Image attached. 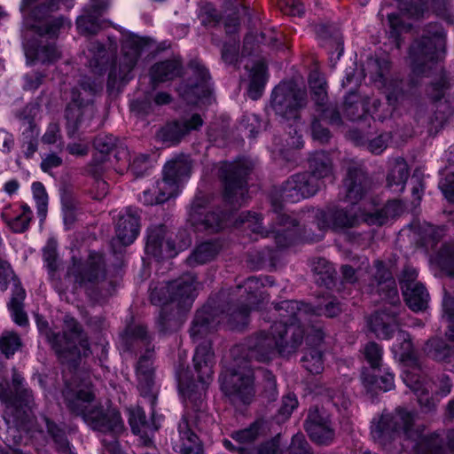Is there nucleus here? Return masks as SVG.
I'll return each mask as SVG.
<instances>
[{
	"instance_id": "1",
	"label": "nucleus",
	"mask_w": 454,
	"mask_h": 454,
	"mask_svg": "<svg viewBox=\"0 0 454 454\" xmlns=\"http://www.w3.org/2000/svg\"><path fill=\"white\" fill-rule=\"evenodd\" d=\"M413 426L414 414L398 408L395 413L382 414L372 427V434L375 441L384 445L395 437L403 435L414 442L412 448L418 454H447L443 441L438 434L423 435Z\"/></svg>"
},
{
	"instance_id": "2",
	"label": "nucleus",
	"mask_w": 454,
	"mask_h": 454,
	"mask_svg": "<svg viewBox=\"0 0 454 454\" xmlns=\"http://www.w3.org/2000/svg\"><path fill=\"white\" fill-rule=\"evenodd\" d=\"M63 395L69 411L81 416L93 430L118 434L123 429L120 412L115 409L105 410L101 405L93 404L95 395L90 389H67Z\"/></svg>"
},
{
	"instance_id": "3",
	"label": "nucleus",
	"mask_w": 454,
	"mask_h": 454,
	"mask_svg": "<svg viewBox=\"0 0 454 454\" xmlns=\"http://www.w3.org/2000/svg\"><path fill=\"white\" fill-rule=\"evenodd\" d=\"M446 33L438 23H430L423 30L419 39L410 48L409 59L415 74H426L427 69L437 68L438 62L445 54Z\"/></svg>"
},
{
	"instance_id": "4",
	"label": "nucleus",
	"mask_w": 454,
	"mask_h": 454,
	"mask_svg": "<svg viewBox=\"0 0 454 454\" xmlns=\"http://www.w3.org/2000/svg\"><path fill=\"white\" fill-rule=\"evenodd\" d=\"M311 176L301 173L292 176L281 187L280 196L283 199L302 197L308 199L317 194L321 185L317 179L333 176V162L329 154L316 152L309 160Z\"/></svg>"
},
{
	"instance_id": "5",
	"label": "nucleus",
	"mask_w": 454,
	"mask_h": 454,
	"mask_svg": "<svg viewBox=\"0 0 454 454\" xmlns=\"http://www.w3.org/2000/svg\"><path fill=\"white\" fill-rule=\"evenodd\" d=\"M308 103L307 92L304 88L298 87L293 82H283L273 90L271 106L275 114L286 121H294V136L290 137L288 145L295 149L303 145L301 136L298 134L300 125V111Z\"/></svg>"
},
{
	"instance_id": "6",
	"label": "nucleus",
	"mask_w": 454,
	"mask_h": 454,
	"mask_svg": "<svg viewBox=\"0 0 454 454\" xmlns=\"http://www.w3.org/2000/svg\"><path fill=\"white\" fill-rule=\"evenodd\" d=\"M124 341L129 346L134 344L141 345L145 348V353L142 354L136 366V374L138 381L137 387L141 395L147 397L153 403L155 395L153 391L154 386V345L152 344L151 337L148 335L146 327L141 325H129L124 333Z\"/></svg>"
},
{
	"instance_id": "7",
	"label": "nucleus",
	"mask_w": 454,
	"mask_h": 454,
	"mask_svg": "<svg viewBox=\"0 0 454 454\" xmlns=\"http://www.w3.org/2000/svg\"><path fill=\"white\" fill-rule=\"evenodd\" d=\"M67 275L74 278L79 287L83 288L93 301H100L107 296L99 287L106 278V261L103 254L91 252L84 261L73 258Z\"/></svg>"
},
{
	"instance_id": "8",
	"label": "nucleus",
	"mask_w": 454,
	"mask_h": 454,
	"mask_svg": "<svg viewBox=\"0 0 454 454\" xmlns=\"http://www.w3.org/2000/svg\"><path fill=\"white\" fill-rule=\"evenodd\" d=\"M449 82L444 74H441L437 82L431 85V95L435 98L432 104L430 113L426 104L416 102L411 110L414 121L420 126L427 127L429 132H437L448 121L453 113L452 103L444 98Z\"/></svg>"
},
{
	"instance_id": "9",
	"label": "nucleus",
	"mask_w": 454,
	"mask_h": 454,
	"mask_svg": "<svg viewBox=\"0 0 454 454\" xmlns=\"http://www.w3.org/2000/svg\"><path fill=\"white\" fill-rule=\"evenodd\" d=\"M59 2L67 8H71L74 0H23L20 11L26 26L35 30L39 35L55 36L64 25V20L51 19L50 13L59 8Z\"/></svg>"
},
{
	"instance_id": "10",
	"label": "nucleus",
	"mask_w": 454,
	"mask_h": 454,
	"mask_svg": "<svg viewBox=\"0 0 454 454\" xmlns=\"http://www.w3.org/2000/svg\"><path fill=\"white\" fill-rule=\"evenodd\" d=\"M80 90L74 88L71 91V103L66 110V117L68 127L76 129L80 127L88 126L95 114L94 106L91 104L93 97L103 89V80L100 77L91 79L84 77L80 82Z\"/></svg>"
},
{
	"instance_id": "11",
	"label": "nucleus",
	"mask_w": 454,
	"mask_h": 454,
	"mask_svg": "<svg viewBox=\"0 0 454 454\" xmlns=\"http://www.w3.org/2000/svg\"><path fill=\"white\" fill-rule=\"evenodd\" d=\"M271 209L276 215L273 218L279 228L272 226L267 230L262 225V218L259 214L256 213H242L239 218L240 223H247V227L254 232L260 234L262 237H269L270 234L274 236L276 244L279 247H287L293 239V233L291 228L297 225V221L292 215H287L284 210L282 200H271Z\"/></svg>"
},
{
	"instance_id": "12",
	"label": "nucleus",
	"mask_w": 454,
	"mask_h": 454,
	"mask_svg": "<svg viewBox=\"0 0 454 454\" xmlns=\"http://www.w3.org/2000/svg\"><path fill=\"white\" fill-rule=\"evenodd\" d=\"M58 341L61 350L55 353L63 364L75 366L82 356H89L91 354L87 333L82 325L71 316H65Z\"/></svg>"
},
{
	"instance_id": "13",
	"label": "nucleus",
	"mask_w": 454,
	"mask_h": 454,
	"mask_svg": "<svg viewBox=\"0 0 454 454\" xmlns=\"http://www.w3.org/2000/svg\"><path fill=\"white\" fill-rule=\"evenodd\" d=\"M211 340H205L198 345L193 356L194 368L198 374L200 386L194 383L184 384L182 380L179 381L180 388L184 395L193 403L194 408L199 411L203 403L202 395L205 386L212 379L215 355L211 348Z\"/></svg>"
},
{
	"instance_id": "14",
	"label": "nucleus",
	"mask_w": 454,
	"mask_h": 454,
	"mask_svg": "<svg viewBox=\"0 0 454 454\" xmlns=\"http://www.w3.org/2000/svg\"><path fill=\"white\" fill-rule=\"evenodd\" d=\"M149 42L135 34L125 35L121 44V57L119 67L114 66L108 74L107 88L114 90L119 82L129 80V74L135 67L141 53L147 48Z\"/></svg>"
},
{
	"instance_id": "15",
	"label": "nucleus",
	"mask_w": 454,
	"mask_h": 454,
	"mask_svg": "<svg viewBox=\"0 0 454 454\" xmlns=\"http://www.w3.org/2000/svg\"><path fill=\"white\" fill-rule=\"evenodd\" d=\"M254 372L243 367L230 369L219 378L221 389L232 403H249L254 395Z\"/></svg>"
},
{
	"instance_id": "16",
	"label": "nucleus",
	"mask_w": 454,
	"mask_h": 454,
	"mask_svg": "<svg viewBox=\"0 0 454 454\" xmlns=\"http://www.w3.org/2000/svg\"><path fill=\"white\" fill-rule=\"evenodd\" d=\"M403 381L417 395L420 407L427 412L434 411L440 398L447 396L452 388V381L446 374L440 375L434 382L436 390L434 396H430L428 383L422 375L408 371Z\"/></svg>"
},
{
	"instance_id": "17",
	"label": "nucleus",
	"mask_w": 454,
	"mask_h": 454,
	"mask_svg": "<svg viewBox=\"0 0 454 454\" xmlns=\"http://www.w3.org/2000/svg\"><path fill=\"white\" fill-rule=\"evenodd\" d=\"M195 278L191 274H184L177 279L165 285L151 288V297L153 301H160L163 297L158 296V293L168 294L172 305L181 309L191 306L195 292Z\"/></svg>"
},
{
	"instance_id": "18",
	"label": "nucleus",
	"mask_w": 454,
	"mask_h": 454,
	"mask_svg": "<svg viewBox=\"0 0 454 454\" xmlns=\"http://www.w3.org/2000/svg\"><path fill=\"white\" fill-rule=\"evenodd\" d=\"M205 202L206 200H197L192 204L189 213V221L198 231L217 232L232 222V212L210 210Z\"/></svg>"
},
{
	"instance_id": "19",
	"label": "nucleus",
	"mask_w": 454,
	"mask_h": 454,
	"mask_svg": "<svg viewBox=\"0 0 454 454\" xmlns=\"http://www.w3.org/2000/svg\"><path fill=\"white\" fill-rule=\"evenodd\" d=\"M254 168L248 160H240L231 163H224L221 168L224 193L231 197L244 196L247 190V177Z\"/></svg>"
},
{
	"instance_id": "20",
	"label": "nucleus",
	"mask_w": 454,
	"mask_h": 454,
	"mask_svg": "<svg viewBox=\"0 0 454 454\" xmlns=\"http://www.w3.org/2000/svg\"><path fill=\"white\" fill-rule=\"evenodd\" d=\"M270 333L274 335L278 353L288 356L296 352L304 338V328L300 324L274 322L270 325Z\"/></svg>"
},
{
	"instance_id": "21",
	"label": "nucleus",
	"mask_w": 454,
	"mask_h": 454,
	"mask_svg": "<svg viewBox=\"0 0 454 454\" xmlns=\"http://www.w3.org/2000/svg\"><path fill=\"white\" fill-rule=\"evenodd\" d=\"M274 335L269 331L262 330L255 333L247 339V356L250 360L259 363H270L278 353L277 345H275Z\"/></svg>"
},
{
	"instance_id": "22",
	"label": "nucleus",
	"mask_w": 454,
	"mask_h": 454,
	"mask_svg": "<svg viewBox=\"0 0 454 454\" xmlns=\"http://www.w3.org/2000/svg\"><path fill=\"white\" fill-rule=\"evenodd\" d=\"M172 449L180 454H204L202 442L192 428L186 416L177 426V433L171 438Z\"/></svg>"
},
{
	"instance_id": "23",
	"label": "nucleus",
	"mask_w": 454,
	"mask_h": 454,
	"mask_svg": "<svg viewBox=\"0 0 454 454\" xmlns=\"http://www.w3.org/2000/svg\"><path fill=\"white\" fill-rule=\"evenodd\" d=\"M365 213H367L365 210L356 214L344 209L334 208L328 211L318 210L316 217L319 229L331 228L339 230L354 227L359 221L364 222L363 216Z\"/></svg>"
},
{
	"instance_id": "24",
	"label": "nucleus",
	"mask_w": 454,
	"mask_h": 454,
	"mask_svg": "<svg viewBox=\"0 0 454 454\" xmlns=\"http://www.w3.org/2000/svg\"><path fill=\"white\" fill-rule=\"evenodd\" d=\"M204 121L199 114H187L179 120L168 123L160 131L164 141L178 143L184 137L202 127Z\"/></svg>"
},
{
	"instance_id": "25",
	"label": "nucleus",
	"mask_w": 454,
	"mask_h": 454,
	"mask_svg": "<svg viewBox=\"0 0 454 454\" xmlns=\"http://www.w3.org/2000/svg\"><path fill=\"white\" fill-rule=\"evenodd\" d=\"M304 428L311 441L319 445H328L334 439V430L331 421L318 413L317 411H309L304 422Z\"/></svg>"
},
{
	"instance_id": "26",
	"label": "nucleus",
	"mask_w": 454,
	"mask_h": 454,
	"mask_svg": "<svg viewBox=\"0 0 454 454\" xmlns=\"http://www.w3.org/2000/svg\"><path fill=\"white\" fill-rule=\"evenodd\" d=\"M140 231V215L138 211L132 207H127L121 213L116 225L115 237L123 246L132 244Z\"/></svg>"
},
{
	"instance_id": "27",
	"label": "nucleus",
	"mask_w": 454,
	"mask_h": 454,
	"mask_svg": "<svg viewBox=\"0 0 454 454\" xmlns=\"http://www.w3.org/2000/svg\"><path fill=\"white\" fill-rule=\"evenodd\" d=\"M309 84L312 93V98L318 107L320 117L323 120L330 119V121L340 120L339 114L334 109L325 107L327 102L326 82L325 78L317 70L312 71L309 76Z\"/></svg>"
},
{
	"instance_id": "28",
	"label": "nucleus",
	"mask_w": 454,
	"mask_h": 454,
	"mask_svg": "<svg viewBox=\"0 0 454 454\" xmlns=\"http://www.w3.org/2000/svg\"><path fill=\"white\" fill-rule=\"evenodd\" d=\"M221 319L215 309L203 307L198 310L192 320L190 334L193 341H199L211 333L220 324Z\"/></svg>"
},
{
	"instance_id": "29",
	"label": "nucleus",
	"mask_w": 454,
	"mask_h": 454,
	"mask_svg": "<svg viewBox=\"0 0 454 454\" xmlns=\"http://www.w3.org/2000/svg\"><path fill=\"white\" fill-rule=\"evenodd\" d=\"M344 186L347 191L346 199H357L365 194L370 188V183L360 164L356 162L349 164Z\"/></svg>"
},
{
	"instance_id": "30",
	"label": "nucleus",
	"mask_w": 454,
	"mask_h": 454,
	"mask_svg": "<svg viewBox=\"0 0 454 454\" xmlns=\"http://www.w3.org/2000/svg\"><path fill=\"white\" fill-rule=\"evenodd\" d=\"M261 427L262 423L254 421L247 428L233 431L231 434V437L235 443L228 439H224L223 442V446L231 451H237L239 454H241L243 450H247L249 446L257 440Z\"/></svg>"
},
{
	"instance_id": "31",
	"label": "nucleus",
	"mask_w": 454,
	"mask_h": 454,
	"mask_svg": "<svg viewBox=\"0 0 454 454\" xmlns=\"http://www.w3.org/2000/svg\"><path fill=\"white\" fill-rule=\"evenodd\" d=\"M396 310H380L372 314L368 319L370 330L380 339H389L395 330Z\"/></svg>"
},
{
	"instance_id": "32",
	"label": "nucleus",
	"mask_w": 454,
	"mask_h": 454,
	"mask_svg": "<svg viewBox=\"0 0 454 454\" xmlns=\"http://www.w3.org/2000/svg\"><path fill=\"white\" fill-rule=\"evenodd\" d=\"M410 176V169L406 160L401 157L388 160L387 174V186L395 193H401L405 187Z\"/></svg>"
},
{
	"instance_id": "33",
	"label": "nucleus",
	"mask_w": 454,
	"mask_h": 454,
	"mask_svg": "<svg viewBox=\"0 0 454 454\" xmlns=\"http://www.w3.org/2000/svg\"><path fill=\"white\" fill-rule=\"evenodd\" d=\"M310 304L297 301H283L275 306V311L278 313V322L294 323L301 325L309 314Z\"/></svg>"
},
{
	"instance_id": "34",
	"label": "nucleus",
	"mask_w": 454,
	"mask_h": 454,
	"mask_svg": "<svg viewBox=\"0 0 454 454\" xmlns=\"http://www.w3.org/2000/svg\"><path fill=\"white\" fill-rule=\"evenodd\" d=\"M12 384L13 388V397H11V403L17 408L32 411L35 406V398L30 388L25 387L24 378L16 369L12 370Z\"/></svg>"
},
{
	"instance_id": "35",
	"label": "nucleus",
	"mask_w": 454,
	"mask_h": 454,
	"mask_svg": "<svg viewBox=\"0 0 454 454\" xmlns=\"http://www.w3.org/2000/svg\"><path fill=\"white\" fill-rule=\"evenodd\" d=\"M408 307L413 311H422L427 308L429 294L421 284H408L402 290Z\"/></svg>"
},
{
	"instance_id": "36",
	"label": "nucleus",
	"mask_w": 454,
	"mask_h": 454,
	"mask_svg": "<svg viewBox=\"0 0 454 454\" xmlns=\"http://www.w3.org/2000/svg\"><path fill=\"white\" fill-rule=\"evenodd\" d=\"M402 200H387L380 209L367 211L363 216L368 224L382 225L389 217L399 215L403 211Z\"/></svg>"
},
{
	"instance_id": "37",
	"label": "nucleus",
	"mask_w": 454,
	"mask_h": 454,
	"mask_svg": "<svg viewBox=\"0 0 454 454\" xmlns=\"http://www.w3.org/2000/svg\"><path fill=\"white\" fill-rule=\"evenodd\" d=\"M171 97L167 92H157L155 95L152 93L145 94L143 98H137L130 103V109L137 114H148L153 110V105L163 106L169 104Z\"/></svg>"
},
{
	"instance_id": "38",
	"label": "nucleus",
	"mask_w": 454,
	"mask_h": 454,
	"mask_svg": "<svg viewBox=\"0 0 454 454\" xmlns=\"http://www.w3.org/2000/svg\"><path fill=\"white\" fill-rule=\"evenodd\" d=\"M245 67L250 72L248 95L252 99L256 100L262 96L266 83V66L264 62L258 61L252 67L247 63Z\"/></svg>"
},
{
	"instance_id": "39",
	"label": "nucleus",
	"mask_w": 454,
	"mask_h": 454,
	"mask_svg": "<svg viewBox=\"0 0 454 454\" xmlns=\"http://www.w3.org/2000/svg\"><path fill=\"white\" fill-rule=\"evenodd\" d=\"M87 59L91 71L100 76L106 71L110 56L101 43L93 41L89 44Z\"/></svg>"
},
{
	"instance_id": "40",
	"label": "nucleus",
	"mask_w": 454,
	"mask_h": 454,
	"mask_svg": "<svg viewBox=\"0 0 454 454\" xmlns=\"http://www.w3.org/2000/svg\"><path fill=\"white\" fill-rule=\"evenodd\" d=\"M374 65L378 66L380 68V71L373 80L375 82H379L385 88L384 93L386 94L389 105L395 106L403 96V81L395 79L388 80L384 76L383 70L380 64L375 61Z\"/></svg>"
},
{
	"instance_id": "41",
	"label": "nucleus",
	"mask_w": 454,
	"mask_h": 454,
	"mask_svg": "<svg viewBox=\"0 0 454 454\" xmlns=\"http://www.w3.org/2000/svg\"><path fill=\"white\" fill-rule=\"evenodd\" d=\"M181 73L179 61L172 59L155 64L151 69V80L153 84L172 80Z\"/></svg>"
},
{
	"instance_id": "42",
	"label": "nucleus",
	"mask_w": 454,
	"mask_h": 454,
	"mask_svg": "<svg viewBox=\"0 0 454 454\" xmlns=\"http://www.w3.org/2000/svg\"><path fill=\"white\" fill-rule=\"evenodd\" d=\"M180 310L174 305L162 307L157 320L159 331L165 333L177 330L182 325Z\"/></svg>"
},
{
	"instance_id": "43",
	"label": "nucleus",
	"mask_w": 454,
	"mask_h": 454,
	"mask_svg": "<svg viewBox=\"0 0 454 454\" xmlns=\"http://www.w3.org/2000/svg\"><path fill=\"white\" fill-rule=\"evenodd\" d=\"M250 309L247 304L239 307H231L227 312H223L219 318L226 320L228 325L233 330H243L249 323Z\"/></svg>"
},
{
	"instance_id": "44",
	"label": "nucleus",
	"mask_w": 454,
	"mask_h": 454,
	"mask_svg": "<svg viewBox=\"0 0 454 454\" xmlns=\"http://www.w3.org/2000/svg\"><path fill=\"white\" fill-rule=\"evenodd\" d=\"M311 270L317 285L330 289L334 285L335 270L325 258H317L312 262Z\"/></svg>"
},
{
	"instance_id": "45",
	"label": "nucleus",
	"mask_w": 454,
	"mask_h": 454,
	"mask_svg": "<svg viewBox=\"0 0 454 454\" xmlns=\"http://www.w3.org/2000/svg\"><path fill=\"white\" fill-rule=\"evenodd\" d=\"M220 247L215 242H203L197 246L192 254L187 258L190 266L207 263L215 258Z\"/></svg>"
},
{
	"instance_id": "46",
	"label": "nucleus",
	"mask_w": 454,
	"mask_h": 454,
	"mask_svg": "<svg viewBox=\"0 0 454 454\" xmlns=\"http://www.w3.org/2000/svg\"><path fill=\"white\" fill-rule=\"evenodd\" d=\"M20 208L21 212L15 215H11L8 211L2 213V216L8 226L16 233H22L27 231L33 216V213L27 205L22 204Z\"/></svg>"
},
{
	"instance_id": "47",
	"label": "nucleus",
	"mask_w": 454,
	"mask_h": 454,
	"mask_svg": "<svg viewBox=\"0 0 454 454\" xmlns=\"http://www.w3.org/2000/svg\"><path fill=\"white\" fill-rule=\"evenodd\" d=\"M166 238V227L158 225L148 231L145 251L157 259L163 258V245Z\"/></svg>"
},
{
	"instance_id": "48",
	"label": "nucleus",
	"mask_w": 454,
	"mask_h": 454,
	"mask_svg": "<svg viewBox=\"0 0 454 454\" xmlns=\"http://www.w3.org/2000/svg\"><path fill=\"white\" fill-rule=\"evenodd\" d=\"M361 380L364 386L370 391H376L378 389L388 391L394 387V375L389 372H386L378 379L368 369H364L361 373Z\"/></svg>"
},
{
	"instance_id": "49",
	"label": "nucleus",
	"mask_w": 454,
	"mask_h": 454,
	"mask_svg": "<svg viewBox=\"0 0 454 454\" xmlns=\"http://www.w3.org/2000/svg\"><path fill=\"white\" fill-rule=\"evenodd\" d=\"M26 297L25 290L16 285L12 290V296L9 303L13 319L19 325H26L27 324V316L23 309V301Z\"/></svg>"
},
{
	"instance_id": "50",
	"label": "nucleus",
	"mask_w": 454,
	"mask_h": 454,
	"mask_svg": "<svg viewBox=\"0 0 454 454\" xmlns=\"http://www.w3.org/2000/svg\"><path fill=\"white\" fill-rule=\"evenodd\" d=\"M265 284L272 285V281L270 277H265L263 279L257 278L256 277H250L247 278L242 285H239L236 288L238 290L244 289L247 293L246 301L247 306L255 304L261 289Z\"/></svg>"
},
{
	"instance_id": "51",
	"label": "nucleus",
	"mask_w": 454,
	"mask_h": 454,
	"mask_svg": "<svg viewBox=\"0 0 454 454\" xmlns=\"http://www.w3.org/2000/svg\"><path fill=\"white\" fill-rule=\"evenodd\" d=\"M190 172V164L183 159L170 160L164 167V174L168 176V180H175L180 186L187 179Z\"/></svg>"
},
{
	"instance_id": "52",
	"label": "nucleus",
	"mask_w": 454,
	"mask_h": 454,
	"mask_svg": "<svg viewBox=\"0 0 454 454\" xmlns=\"http://www.w3.org/2000/svg\"><path fill=\"white\" fill-rule=\"evenodd\" d=\"M47 433L53 440L59 451L68 454L70 451L69 442L65 430L46 416L43 417Z\"/></svg>"
},
{
	"instance_id": "53",
	"label": "nucleus",
	"mask_w": 454,
	"mask_h": 454,
	"mask_svg": "<svg viewBox=\"0 0 454 454\" xmlns=\"http://www.w3.org/2000/svg\"><path fill=\"white\" fill-rule=\"evenodd\" d=\"M27 58H34L42 63H50L56 61L60 58V53L53 43H41L38 48H29L26 51Z\"/></svg>"
},
{
	"instance_id": "54",
	"label": "nucleus",
	"mask_w": 454,
	"mask_h": 454,
	"mask_svg": "<svg viewBox=\"0 0 454 454\" xmlns=\"http://www.w3.org/2000/svg\"><path fill=\"white\" fill-rule=\"evenodd\" d=\"M20 119L27 121V128L23 131V153L27 158H30L37 150V137L39 135L38 129L33 124L32 119L27 116H20Z\"/></svg>"
},
{
	"instance_id": "55",
	"label": "nucleus",
	"mask_w": 454,
	"mask_h": 454,
	"mask_svg": "<svg viewBox=\"0 0 454 454\" xmlns=\"http://www.w3.org/2000/svg\"><path fill=\"white\" fill-rule=\"evenodd\" d=\"M301 362L303 367L313 374H318L324 370L323 353L317 348H306Z\"/></svg>"
},
{
	"instance_id": "56",
	"label": "nucleus",
	"mask_w": 454,
	"mask_h": 454,
	"mask_svg": "<svg viewBox=\"0 0 454 454\" xmlns=\"http://www.w3.org/2000/svg\"><path fill=\"white\" fill-rule=\"evenodd\" d=\"M22 346V341L18 333L5 331L0 336V350L6 358L11 357Z\"/></svg>"
},
{
	"instance_id": "57",
	"label": "nucleus",
	"mask_w": 454,
	"mask_h": 454,
	"mask_svg": "<svg viewBox=\"0 0 454 454\" xmlns=\"http://www.w3.org/2000/svg\"><path fill=\"white\" fill-rule=\"evenodd\" d=\"M342 312L341 303L335 298L325 300V304L312 306L310 304L309 314L316 316H325L326 317H335Z\"/></svg>"
},
{
	"instance_id": "58",
	"label": "nucleus",
	"mask_w": 454,
	"mask_h": 454,
	"mask_svg": "<svg viewBox=\"0 0 454 454\" xmlns=\"http://www.w3.org/2000/svg\"><path fill=\"white\" fill-rule=\"evenodd\" d=\"M192 66L193 67L195 72L198 74V76L200 78V83H198L194 86L192 85L191 88H189L188 91L181 92L182 96L187 100H190V98H189L190 93L200 97V91H201L202 93H205L207 90V82L209 77L207 70L200 64L193 63V64H192Z\"/></svg>"
},
{
	"instance_id": "59",
	"label": "nucleus",
	"mask_w": 454,
	"mask_h": 454,
	"mask_svg": "<svg viewBox=\"0 0 454 454\" xmlns=\"http://www.w3.org/2000/svg\"><path fill=\"white\" fill-rule=\"evenodd\" d=\"M389 23V37L393 38L395 42L396 47H400V35L404 32H408L411 29V26L404 23L402 18L395 13L388 15Z\"/></svg>"
},
{
	"instance_id": "60",
	"label": "nucleus",
	"mask_w": 454,
	"mask_h": 454,
	"mask_svg": "<svg viewBox=\"0 0 454 454\" xmlns=\"http://www.w3.org/2000/svg\"><path fill=\"white\" fill-rule=\"evenodd\" d=\"M95 16L88 12L87 15L80 16L76 20V27L79 33L90 35H96L100 30V25Z\"/></svg>"
},
{
	"instance_id": "61",
	"label": "nucleus",
	"mask_w": 454,
	"mask_h": 454,
	"mask_svg": "<svg viewBox=\"0 0 454 454\" xmlns=\"http://www.w3.org/2000/svg\"><path fill=\"white\" fill-rule=\"evenodd\" d=\"M262 395L269 401H273L278 395L277 380L275 375L269 370H262Z\"/></svg>"
},
{
	"instance_id": "62",
	"label": "nucleus",
	"mask_w": 454,
	"mask_h": 454,
	"mask_svg": "<svg viewBox=\"0 0 454 454\" xmlns=\"http://www.w3.org/2000/svg\"><path fill=\"white\" fill-rule=\"evenodd\" d=\"M382 348L376 342H369L364 346V356L372 369H378L381 365Z\"/></svg>"
},
{
	"instance_id": "63",
	"label": "nucleus",
	"mask_w": 454,
	"mask_h": 454,
	"mask_svg": "<svg viewBox=\"0 0 454 454\" xmlns=\"http://www.w3.org/2000/svg\"><path fill=\"white\" fill-rule=\"evenodd\" d=\"M159 196L165 199H174L180 193L181 186L175 180H168L164 174L163 179L157 182Z\"/></svg>"
},
{
	"instance_id": "64",
	"label": "nucleus",
	"mask_w": 454,
	"mask_h": 454,
	"mask_svg": "<svg viewBox=\"0 0 454 454\" xmlns=\"http://www.w3.org/2000/svg\"><path fill=\"white\" fill-rule=\"evenodd\" d=\"M282 454H313L311 447L301 433L294 434L287 450Z\"/></svg>"
}]
</instances>
